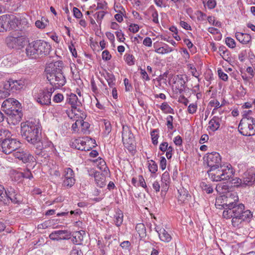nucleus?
<instances>
[{
	"mask_svg": "<svg viewBox=\"0 0 255 255\" xmlns=\"http://www.w3.org/2000/svg\"><path fill=\"white\" fill-rule=\"evenodd\" d=\"M64 177L75 178L74 173L73 170L69 167L66 168L64 170Z\"/></svg>",
	"mask_w": 255,
	"mask_h": 255,
	"instance_id": "41",
	"label": "nucleus"
},
{
	"mask_svg": "<svg viewBox=\"0 0 255 255\" xmlns=\"http://www.w3.org/2000/svg\"><path fill=\"white\" fill-rule=\"evenodd\" d=\"M204 160L210 168L218 167L219 166L221 165V156L219 153L217 152H212L207 153V156L204 157Z\"/></svg>",
	"mask_w": 255,
	"mask_h": 255,
	"instance_id": "12",
	"label": "nucleus"
},
{
	"mask_svg": "<svg viewBox=\"0 0 255 255\" xmlns=\"http://www.w3.org/2000/svg\"><path fill=\"white\" fill-rule=\"evenodd\" d=\"M218 75L222 80L224 81H227L228 79V76L227 74L225 73L222 71L221 69L218 70Z\"/></svg>",
	"mask_w": 255,
	"mask_h": 255,
	"instance_id": "53",
	"label": "nucleus"
},
{
	"mask_svg": "<svg viewBox=\"0 0 255 255\" xmlns=\"http://www.w3.org/2000/svg\"><path fill=\"white\" fill-rule=\"evenodd\" d=\"M124 13H123V12H117V13L114 15L115 19L119 22H121L123 20Z\"/></svg>",
	"mask_w": 255,
	"mask_h": 255,
	"instance_id": "59",
	"label": "nucleus"
},
{
	"mask_svg": "<svg viewBox=\"0 0 255 255\" xmlns=\"http://www.w3.org/2000/svg\"><path fill=\"white\" fill-rule=\"evenodd\" d=\"M239 130L244 135H252L255 134V119L248 117L243 118L239 125Z\"/></svg>",
	"mask_w": 255,
	"mask_h": 255,
	"instance_id": "7",
	"label": "nucleus"
},
{
	"mask_svg": "<svg viewBox=\"0 0 255 255\" xmlns=\"http://www.w3.org/2000/svg\"><path fill=\"white\" fill-rule=\"evenodd\" d=\"M188 68H189L191 70L192 75L195 77L196 78H198L199 76V73L197 72L196 68L194 66L193 64H189L188 65Z\"/></svg>",
	"mask_w": 255,
	"mask_h": 255,
	"instance_id": "51",
	"label": "nucleus"
},
{
	"mask_svg": "<svg viewBox=\"0 0 255 255\" xmlns=\"http://www.w3.org/2000/svg\"><path fill=\"white\" fill-rule=\"evenodd\" d=\"M207 172L212 180L216 182L229 180L234 174L232 167L229 164L210 168Z\"/></svg>",
	"mask_w": 255,
	"mask_h": 255,
	"instance_id": "5",
	"label": "nucleus"
},
{
	"mask_svg": "<svg viewBox=\"0 0 255 255\" xmlns=\"http://www.w3.org/2000/svg\"><path fill=\"white\" fill-rule=\"evenodd\" d=\"M173 119L172 116H168L166 118V125L168 128L169 129H172L173 128Z\"/></svg>",
	"mask_w": 255,
	"mask_h": 255,
	"instance_id": "49",
	"label": "nucleus"
},
{
	"mask_svg": "<svg viewBox=\"0 0 255 255\" xmlns=\"http://www.w3.org/2000/svg\"><path fill=\"white\" fill-rule=\"evenodd\" d=\"M125 57H126V61L128 65L131 66L134 64V58L132 55L126 54Z\"/></svg>",
	"mask_w": 255,
	"mask_h": 255,
	"instance_id": "45",
	"label": "nucleus"
},
{
	"mask_svg": "<svg viewBox=\"0 0 255 255\" xmlns=\"http://www.w3.org/2000/svg\"><path fill=\"white\" fill-rule=\"evenodd\" d=\"M21 134L29 143L36 145L35 153L39 155L43 146L41 139V126L38 121L33 120L21 124Z\"/></svg>",
	"mask_w": 255,
	"mask_h": 255,
	"instance_id": "2",
	"label": "nucleus"
},
{
	"mask_svg": "<svg viewBox=\"0 0 255 255\" xmlns=\"http://www.w3.org/2000/svg\"><path fill=\"white\" fill-rule=\"evenodd\" d=\"M6 110L7 113L5 114L7 115L6 120L8 124L12 125L18 124L21 120L22 117L21 111L12 112L11 110H8V109Z\"/></svg>",
	"mask_w": 255,
	"mask_h": 255,
	"instance_id": "16",
	"label": "nucleus"
},
{
	"mask_svg": "<svg viewBox=\"0 0 255 255\" xmlns=\"http://www.w3.org/2000/svg\"><path fill=\"white\" fill-rule=\"evenodd\" d=\"M243 185L251 186L255 184V173L252 170H248L243 175Z\"/></svg>",
	"mask_w": 255,
	"mask_h": 255,
	"instance_id": "21",
	"label": "nucleus"
},
{
	"mask_svg": "<svg viewBox=\"0 0 255 255\" xmlns=\"http://www.w3.org/2000/svg\"><path fill=\"white\" fill-rule=\"evenodd\" d=\"M158 131V129H155L151 131L150 133L152 142L154 145H156L158 143V138L159 137V135L157 133Z\"/></svg>",
	"mask_w": 255,
	"mask_h": 255,
	"instance_id": "38",
	"label": "nucleus"
},
{
	"mask_svg": "<svg viewBox=\"0 0 255 255\" xmlns=\"http://www.w3.org/2000/svg\"><path fill=\"white\" fill-rule=\"evenodd\" d=\"M104 123L106 130L107 131L108 133H109L112 130L111 122L110 121L104 120Z\"/></svg>",
	"mask_w": 255,
	"mask_h": 255,
	"instance_id": "58",
	"label": "nucleus"
},
{
	"mask_svg": "<svg viewBox=\"0 0 255 255\" xmlns=\"http://www.w3.org/2000/svg\"><path fill=\"white\" fill-rule=\"evenodd\" d=\"M111 57V55L110 54V52L108 50H106L103 52L102 58L103 60L107 61L108 60H110Z\"/></svg>",
	"mask_w": 255,
	"mask_h": 255,
	"instance_id": "62",
	"label": "nucleus"
},
{
	"mask_svg": "<svg viewBox=\"0 0 255 255\" xmlns=\"http://www.w3.org/2000/svg\"><path fill=\"white\" fill-rule=\"evenodd\" d=\"M26 37L25 35L10 34L5 39L7 47L11 49H20L25 45Z\"/></svg>",
	"mask_w": 255,
	"mask_h": 255,
	"instance_id": "8",
	"label": "nucleus"
},
{
	"mask_svg": "<svg viewBox=\"0 0 255 255\" xmlns=\"http://www.w3.org/2000/svg\"><path fill=\"white\" fill-rule=\"evenodd\" d=\"M54 91L53 87L41 89L35 96L36 101L42 106H49L51 104V97Z\"/></svg>",
	"mask_w": 255,
	"mask_h": 255,
	"instance_id": "10",
	"label": "nucleus"
},
{
	"mask_svg": "<svg viewBox=\"0 0 255 255\" xmlns=\"http://www.w3.org/2000/svg\"><path fill=\"white\" fill-rule=\"evenodd\" d=\"M160 168L162 170H164L166 166V159L164 157H161L159 164Z\"/></svg>",
	"mask_w": 255,
	"mask_h": 255,
	"instance_id": "63",
	"label": "nucleus"
},
{
	"mask_svg": "<svg viewBox=\"0 0 255 255\" xmlns=\"http://www.w3.org/2000/svg\"><path fill=\"white\" fill-rule=\"evenodd\" d=\"M63 100V96L62 94L58 93L56 94L53 99V100L55 103H60Z\"/></svg>",
	"mask_w": 255,
	"mask_h": 255,
	"instance_id": "55",
	"label": "nucleus"
},
{
	"mask_svg": "<svg viewBox=\"0 0 255 255\" xmlns=\"http://www.w3.org/2000/svg\"><path fill=\"white\" fill-rule=\"evenodd\" d=\"M197 109V106L196 104H191L188 107V112L189 114H193L196 113Z\"/></svg>",
	"mask_w": 255,
	"mask_h": 255,
	"instance_id": "50",
	"label": "nucleus"
},
{
	"mask_svg": "<svg viewBox=\"0 0 255 255\" xmlns=\"http://www.w3.org/2000/svg\"><path fill=\"white\" fill-rule=\"evenodd\" d=\"M200 187L203 191L206 192L207 194H210L213 192V188L211 184L208 182H202L200 183Z\"/></svg>",
	"mask_w": 255,
	"mask_h": 255,
	"instance_id": "32",
	"label": "nucleus"
},
{
	"mask_svg": "<svg viewBox=\"0 0 255 255\" xmlns=\"http://www.w3.org/2000/svg\"><path fill=\"white\" fill-rule=\"evenodd\" d=\"M234 181V182L233 183L234 184V186L239 187L241 186L242 187H246L245 186H244L243 183V180L236 178V179H234L233 180Z\"/></svg>",
	"mask_w": 255,
	"mask_h": 255,
	"instance_id": "54",
	"label": "nucleus"
},
{
	"mask_svg": "<svg viewBox=\"0 0 255 255\" xmlns=\"http://www.w3.org/2000/svg\"><path fill=\"white\" fill-rule=\"evenodd\" d=\"M135 230L139 235H144L145 233V228L143 224H137L135 227Z\"/></svg>",
	"mask_w": 255,
	"mask_h": 255,
	"instance_id": "43",
	"label": "nucleus"
},
{
	"mask_svg": "<svg viewBox=\"0 0 255 255\" xmlns=\"http://www.w3.org/2000/svg\"><path fill=\"white\" fill-rule=\"evenodd\" d=\"M73 14L77 18H80L82 16L81 11L77 7H74L73 9Z\"/></svg>",
	"mask_w": 255,
	"mask_h": 255,
	"instance_id": "56",
	"label": "nucleus"
},
{
	"mask_svg": "<svg viewBox=\"0 0 255 255\" xmlns=\"http://www.w3.org/2000/svg\"><path fill=\"white\" fill-rule=\"evenodd\" d=\"M10 136H4V138L0 140V150L6 154L13 152L20 145L19 141Z\"/></svg>",
	"mask_w": 255,
	"mask_h": 255,
	"instance_id": "9",
	"label": "nucleus"
},
{
	"mask_svg": "<svg viewBox=\"0 0 255 255\" xmlns=\"http://www.w3.org/2000/svg\"><path fill=\"white\" fill-rule=\"evenodd\" d=\"M226 44L227 45L231 48H234L236 47V42L234 39L231 37H227L226 38Z\"/></svg>",
	"mask_w": 255,
	"mask_h": 255,
	"instance_id": "47",
	"label": "nucleus"
},
{
	"mask_svg": "<svg viewBox=\"0 0 255 255\" xmlns=\"http://www.w3.org/2000/svg\"><path fill=\"white\" fill-rule=\"evenodd\" d=\"M13 156L24 163L28 162L33 160V157L26 150L19 147L13 152Z\"/></svg>",
	"mask_w": 255,
	"mask_h": 255,
	"instance_id": "17",
	"label": "nucleus"
},
{
	"mask_svg": "<svg viewBox=\"0 0 255 255\" xmlns=\"http://www.w3.org/2000/svg\"><path fill=\"white\" fill-rule=\"evenodd\" d=\"M99 164L101 165L99 168L101 170H104V172L106 174H109L110 175V170L109 168L107 166H105L104 167H103L102 166H104L106 165V162L105 161L100 158L99 160Z\"/></svg>",
	"mask_w": 255,
	"mask_h": 255,
	"instance_id": "42",
	"label": "nucleus"
},
{
	"mask_svg": "<svg viewBox=\"0 0 255 255\" xmlns=\"http://www.w3.org/2000/svg\"><path fill=\"white\" fill-rule=\"evenodd\" d=\"M183 41L184 44L186 45L189 49H190L191 51L194 52V49H193V44L189 39L185 38Z\"/></svg>",
	"mask_w": 255,
	"mask_h": 255,
	"instance_id": "57",
	"label": "nucleus"
},
{
	"mask_svg": "<svg viewBox=\"0 0 255 255\" xmlns=\"http://www.w3.org/2000/svg\"><path fill=\"white\" fill-rule=\"evenodd\" d=\"M105 66L104 71L103 72V75L104 77L106 82L108 83L110 87H112V67L111 66L107 65Z\"/></svg>",
	"mask_w": 255,
	"mask_h": 255,
	"instance_id": "29",
	"label": "nucleus"
},
{
	"mask_svg": "<svg viewBox=\"0 0 255 255\" xmlns=\"http://www.w3.org/2000/svg\"><path fill=\"white\" fill-rule=\"evenodd\" d=\"M220 55L226 61H228L230 58V52L225 47H220L219 48Z\"/></svg>",
	"mask_w": 255,
	"mask_h": 255,
	"instance_id": "33",
	"label": "nucleus"
},
{
	"mask_svg": "<svg viewBox=\"0 0 255 255\" xmlns=\"http://www.w3.org/2000/svg\"><path fill=\"white\" fill-rule=\"evenodd\" d=\"M85 232L83 230L76 232L72 235V242L75 245H81L83 240V235Z\"/></svg>",
	"mask_w": 255,
	"mask_h": 255,
	"instance_id": "26",
	"label": "nucleus"
},
{
	"mask_svg": "<svg viewBox=\"0 0 255 255\" xmlns=\"http://www.w3.org/2000/svg\"><path fill=\"white\" fill-rule=\"evenodd\" d=\"M4 196L8 200L6 202H3L2 204L4 205H8L10 201L14 204H19L21 202L20 195L17 193L15 190L11 187L5 189Z\"/></svg>",
	"mask_w": 255,
	"mask_h": 255,
	"instance_id": "14",
	"label": "nucleus"
},
{
	"mask_svg": "<svg viewBox=\"0 0 255 255\" xmlns=\"http://www.w3.org/2000/svg\"><path fill=\"white\" fill-rule=\"evenodd\" d=\"M40 142L42 144H43V147L42 149L41 150L42 151V152L39 155H37L38 156H40V155L43 156L45 155V153H44V151H45L44 149L45 148H46L47 147L52 148L53 147V144H52V142L50 141H42L41 140H40Z\"/></svg>",
	"mask_w": 255,
	"mask_h": 255,
	"instance_id": "37",
	"label": "nucleus"
},
{
	"mask_svg": "<svg viewBox=\"0 0 255 255\" xmlns=\"http://www.w3.org/2000/svg\"><path fill=\"white\" fill-rule=\"evenodd\" d=\"M160 109L165 113L173 114L174 110L166 102L163 103L160 107Z\"/></svg>",
	"mask_w": 255,
	"mask_h": 255,
	"instance_id": "36",
	"label": "nucleus"
},
{
	"mask_svg": "<svg viewBox=\"0 0 255 255\" xmlns=\"http://www.w3.org/2000/svg\"><path fill=\"white\" fill-rule=\"evenodd\" d=\"M10 132L6 129L0 128V140L4 138V136H10Z\"/></svg>",
	"mask_w": 255,
	"mask_h": 255,
	"instance_id": "48",
	"label": "nucleus"
},
{
	"mask_svg": "<svg viewBox=\"0 0 255 255\" xmlns=\"http://www.w3.org/2000/svg\"><path fill=\"white\" fill-rule=\"evenodd\" d=\"M23 82L22 80L9 79L4 84V88L11 92H15L23 88Z\"/></svg>",
	"mask_w": 255,
	"mask_h": 255,
	"instance_id": "18",
	"label": "nucleus"
},
{
	"mask_svg": "<svg viewBox=\"0 0 255 255\" xmlns=\"http://www.w3.org/2000/svg\"><path fill=\"white\" fill-rule=\"evenodd\" d=\"M63 68V63L61 61L50 63L45 67V73L47 79L54 90L62 87L66 82Z\"/></svg>",
	"mask_w": 255,
	"mask_h": 255,
	"instance_id": "3",
	"label": "nucleus"
},
{
	"mask_svg": "<svg viewBox=\"0 0 255 255\" xmlns=\"http://www.w3.org/2000/svg\"><path fill=\"white\" fill-rule=\"evenodd\" d=\"M71 233L67 230H57L52 232L49 236V238L53 241L68 240L70 238Z\"/></svg>",
	"mask_w": 255,
	"mask_h": 255,
	"instance_id": "19",
	"label": "nucleus"
},
{
	"mask_svg": "<svg viewBox=\"0 0 255 255\" xmlns=\"http://www.w3.org/2000/svg\"><path fill=\"white\" fill-rule=\"evenodd\" d=\"M178 192L177 200L179 204H187L189 202L191 196L189 194L187 190L181 187L178 190Z\"/></svg>",
	"mask_w": 255,
	"mask_h": 255,
	"instance_id": "20",
	"label": "nucleus"
},
{
	"mask_svg": "<svg viewBox=\"0 0 255 255\" xmlns=\"http://www.w3.org/2000/svg\"><path fill=\"white\" fill-rule=\"evenodd\" d=\"M209 105L211 107L219 109L222 107L224 104H220V102L217 100H212L209 102Z\"/></svg>",
	"mask_w": 255,
	"mask_h": 255,
	"instance_id": "46",
	"label": "nucleus"
},
{
	"mask_svg": "<svg viewBox=\"0 0 255 255\" xmlns=\"http://www.w3.org/2000/svg\"><path fill=\"white\" fill-rule=\"evenodd\" d=\"M236 39L241 43L247 44L251 41V36L247 33L237 32L235 33Z\"/></svg>",
	"mask_w": 255,
	"mask_h": 255,
	"instance_id": "25",
	"label": "nucleus"
},
{
	"mask_svg": "<svg viewBox=\"0 0 255 255\" xmlns=\"http://www.w3.org/2000/svg\"><path fill=\"white\" fill-rule=\"evenodd\" d=\"M75 183V179L72 178H65L63 182V186L67 188H71Z\"/></svg>",
	"mask_w": 255,
	"mask_h": 255,
	"instance_id": "35",
	"label": "nucleus"
},
{
	"mask_svg": "<svg viewBox=\"0 0 255 255\" xmlns=\"http://www.w3.org/2000/svg\"><path fill=\"white\" fill-rule=\"evenodd\" d=\"M157 233L160 240L162 242L168 243L172 239L171 235L163 228L159 229Z\"/></svg>",
	"mask_w": 255,
	"mask_h": 255,
	"instance_id": "28",
	"label": "nucleus"
},
{
	"mask_svg": "<svg viewBox=\"0 0 255 255\" xmlns=\"http://www.w3.org/2000/svg\"><path fill=\"white\" fill-rule=\"evenodd\" d=\"M70 255H82V252L79 248L74 247L70 252Z\"/></svg>",
	"mask_w": 255,
	"mask_h": 255,
	"instance_id": "52",
	"label": "nucleus"
},
{
	"mask_svg": "<svg viewBox=\"0 0 255 255\" xmlns=\"http://www.w3.org/2000/svg\"><path fill=\"white\" fill-rule=\"evenodd\" d=\"M174 83L176 88L178 90L180 93H182L185 90L186 81L183 75H177Z\"/></svg>",
	"mask_w": 255,
	"mask_h": 255,
	"instance_id": "23",
	"label": "nucleus"
},
{
	"mask_svg": "<svg viewBox=\"0 0 255 255\" xmlns=\"http://www.w3.org/2000/svg\"><path fill=\"white\" fill-rule=\"evenodd\" d=\"M114 215V222L117 227L120 226L123 222L124 215L123 212L120 209H117Z\"/></svg>",
	"mask_w": 255,
	"mask_h": 255,
	"instance_id": "30",
	"label": "nucleus"
},
{
	"mask_svg": "<svg viewBox=\"0 0 255 255\" xmlns=\"http://www.w3.org/2000/svg\"><path fill=\"white\" fill-rule=\"evenodd\" d=\"M129 30L133 33H136L139 30V26L136 24H131L129 26Z\"/></svg>",
	"mask_w": 255,
	"mask_h": 255,
	"instance_id": "60",
	"label": "nucleus"
},
{
	"mask_svg": "<svg viewBox=\"0 0 255 255\" xmlns=\"http://www.w3.org/2000/svg\"><path fill=\"white\" fill-rule=\"evenodd\" d=\"M225 210L223 217L227 219H232V224L234 227H239L244 221H250L253 217V214L249 210H245V205L239 203L238 198L234 202L224 204Z\"/></svg>",
	"mask_w": 255,
	"mask_h": 255,
	"instance_id": "1",
	"label": "nucleus"
},
{
	"mask_svg": "<svg viewBox=\"0 0 255 255\" xmlns=\"http://www.w3.org/2000/svg\"><path fill=\"white\" fill-rule=\"evenodd\" d=\"M5 194V189L4 187L0 184V202L3 203V202H7V198L6 199L4 195Z\"/></svg>",
	"mask_w": 255,
	"mask_h": 255,
	"instance_id": "40",
	"label": "nucleus"
},
{
	"mask_svg": "<svg viewBox=\"0 0 255 255\" xmlns=\"http://www.w3.org/2000/svg\"><path fill=\"white\" fill-rule=\"evenodd\" d=\"M3 111L5 114L7 113V109L11 110L12 112L14 111H21V104L16 100L13 98H8L4 100L1 105Z\"/></svg>",
	"mask_w": 255,
	"mask_h": 255,
	"instance_id": "13",
	"label": "nucleus"
},
{
	"mask_svg": "<svg viewBox=\"0 0 255 255\" xmlns=\"http://www.w3.org/2000/svg\"><path fill=\"white\" fill-rule=\"evenodd\" d=\"M148 168L149 171L153 173H155L157 171V165L154 161L150 160L148 161Z\"/></svg>",
	"mask_w": 255,
	"mask_h": 255,
	"instance_id": "39",
	"label": "nucleus"
},
{
	"mask_svg": "<svg viewBox=\"0 0 255 255\" xmlns=\"http://www.w3.org/2000/svg\"><path fill=\"white\" fill-rule=\"evenodd\" d=\"M161 181L164 183L166 185H168L170 183V176L169 174L167 172H164L161 177Z\"/></svg>",
	"mask_w": 255,
	"mask_h": 255,
	"instance_id": "44",
	"label": "nucleus"
},
{
	"mask_svg": "<svg viewBox=\"0 0 255 255\" xmlns=\"http://www.w3.org/2000/svg\"><path fill=\"white\" fill-rule=\"evenodd\" d=\"M172 51H173V49L165 43L162 47H159L155 50V52L160 54H167Z\"/></svg>",
	"mask_w": 255,
	"mask_h": 255,
	"instance_id": "31",
	"label": "nucleus"
},
{
	"mask_svg": "<svg viewBox=\"0 0 255 255\" xmlns=\"http://www.w3.org/2000/svg\"><path fill=\"white\" fill-rule=\"evenodd\" d=\"M116 35L117 39L120 42H123L125 39L124 34L121 31L116 32Z\"/></svg>",
	"mask_w": 255,
	"mask_h": 255,
	"instance_id": "64",
	"label": "nucleus"
},
{
	"mask_svg": "<svg viewBox=\"0 0 255 255\" xmlns=\"http://www.w3.org/2000/svg\"><path fill=\"white\" fill-rule=\"evenodd\" d=\"M19 20L15 15L4 14L0 16V32H3L16 29Z\"/></svg>",
	"mask_w": 255,
	"mask_h": 255,
	"instance_id": "6",
	"label": "nucleus"
},
{
	"mask_svg": "<svg viewBox=\"0 0 255 255\" xmlns=\"http://www.w3.org/2000/svg\"><path fill=\"white\" fill-rule=\"evenodd\" d=\"M216 190L220 194H223L228 191V186L225 183L218 184L216 186Z\"/></svg>",
	"mask_w": 255,
	"mask_h": 255,
	"instance_id": "34",
	"label": "nucleus"
},
{
	"mask_svg": "<svg viewBox=\"0 0 255 255\" xmlns=\"http://www.w3.org/2000/svg\"><path fill=\"white\" fill-rule=\"evenodd\" d=\"M51 48L49 43L42 40L30 42L26 46L25 53L30 59H37L48 55Z\"/></svg>",
	"mask_w": 255,
	"mask_h": 255,
	"instance_id": "4",
	"label": "nucleus"
},
{
	"mask_svg": "<svg viewBox=\"0 0 255 255\" xmlns=\"http://www.w3.org/2000/svg\"><path fill=\"white\" fill-rule=\"evenodd\" d=\"M91 176L94 175L95 181L97 186L100 187H103L106 185V175L104 174H101L100 172L98 171H95L94 170H91L89 173ZM108 174H107V175Z\"/></svg>",
	"mask_w": 255,
	"mask_h": 255,
	"instance_id": "22",
	"label": "nucleus"
},
{
	"mask_svg": "<svg viewBox=\"0 0 255 255\" xmlns=\"http://www.w3.org/2000/svg\"><path fill=\"white\" fill-rule=\"evenodd\" d=\"M79 121L81 122L80 125L82 127V130L86 131L89 128V124L88 122H84L83 120H79Z\"/></svg>",
	"mask_w": 255,
	"mask_h": 255,
	"instance_id": "61",
	"label": "nucleus"
},
{
	"mask_svg": "<svg viewBox=\"0 0 255 255\" xmlns=\"http://www.w3.org/2000/svg\"><path fill=\"white\" fill-rule=\"evenodd\" d=\"M222 122V117L214 116L209 123V128L213 131L218 130Z\"/></svg>",
	"mask_w": 255,
	"mask_h": 255,
	"instance_id": "24",
	"label": "nucleus"
},
{
	"mask_svg": "<svg viewBox=\"0 0 255 255\" xmlns=\"http://www.w3.org/2000/svg\"><path fill=\"white\" fill-rule=\"evenodd\" d=\"M67 102L71 105L73 109L76 110L77 107L81 105V102L78 100L77 96L74 94H71L67 99Z\"/></svg>",
	"mask_w": 255,
	"mask_h": 255,
	"instance_id": "27",
	"label": "nucleus"
},
{
	"mask_svg": "<svg viewBox=\"0 0 255 255\" xmlns=\"http://www.w3.org/2000/svg\"><path fill=\"white\" fill-rule=\"evenodd\" d=\"M122 139L125 146L129 150L132 151L134 148V138L133 134L128 128L123 127Z\"/></svg>",
	"mask_w": 255,
	"mask_h": 255,
	"instance_id": "11",
	"label": "nucleus"
},
{
	"mask_svg": "<svg viewBox=\"0 0 255 255\" xmlns=\"http://www.w3.org/2000/svg\"><path fill=\"white\" fill-rule=\"evenodd\" d=\"M91 142L92 143V146L93 147H96L97 146L96 140L92 138L87 136L83 139H76L72 143V146L80 150H89V148L86 147L85 145H86V143H89Z\"/></svg>",
	"mask_w": 255,
	"mask_h": 255,
	"instance_id": "15",
	"label": "nucleus"
}]
</instances>
